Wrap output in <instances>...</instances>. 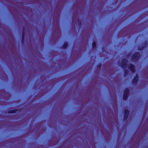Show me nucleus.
Listing matches in <instances>:
<instances>
[{
    "instance_id": "f257e3e1",
    "label": "nucleus",
    "mask_w": 148,
    "mask_h": 148,
    "mask_svg": "<svg viewBox=\"0 0 148 148\" xmlns=\"http://www.w3.org/2000/svg\"><path fill=\"white\" fill-rule=\"evenodd\" d=\"M127 60L126 59H123L122 60L121 62H119V65L121 66L124 69L125 76L127 74L128 71V70L125 69V68L127 67Z\"/></svg>"
},
{
    "instance_id": "f03ea898",
    "label": "nucleus",
    "mask_w": 148,
    "mask_h": 148,
    "mask_svg": "<svg viewBox=\"0 0 148 148\" xmlns=\"http://www.w3.org/2000/svg\"><path fill=\"white\" fill-rule=\"evenodd\" d=\"M140 54L139 53H136L134 54L132 58V60L133 61L136 60L140 57Z\"/></svg>"
},
{
    "instance_id": "7ed1b4c3",
    "label": "nucleus",
    "mask_w": 148,
    "mask_h": 148,
    "mask_svg": "<svg viewBox=\"0 0 148 148\" xmlns=\"http://www.w3.org/2000/svg\"><path fill=\"white\" fill-rule=\"evenodd\" d=\"M129 94V90L128 89H126L125 91L123 96V99L124 100H126Z\"/></svg>"
},
{
    "instance_id": "20e7f679",
    "label": "nucleus",
    "mask_w": 148,
    "mask_h": 148,
    "mask_svg": "<svg viewBox=\"0 0 148 148\" xmlns=\"http://www.w3.org/2000/svg\"><path fill=\"white\" fill-rule=\"evenodd\" d=\"M128 67L132 71L133 73H134L135 72V69L134 65H132V64H130L129 65Z\"/></svg>"
},
{
    "instance_id": "39448f33",
    "label": "nucleus",
    "mask_w": 148,
    "mask_h": 148,
    "mask_svg": "<svg viewBox=\"0 0 148 148\" xmlns=\"http://www.w3.org/2000/svg\"><path fill=\"white\" fill-rule=\"evenodd\" d=\"M138 79V74H137L136 77L134 78L133 80V84L134 85L136 84L137 83Z\"/></svg>"
},
{
    "instance_id": "423d86ee",
    "label": "nucleus",
    "mask_w": 148,
    "mask_h": 148,
    "mask_svg": "<svg viewBox=\"0 0 148 148\" xmlns=\"http://www.w3.org/2000/svg\"><path fill=\"white\" fill-rule=\"evenodd\" d=\"M129 112L127 110H125V111L124 120H126L129 114Z\"/></svg>"
},
{
    "instance_id": "0eeeda50",
    "label": "nucleus",
    "mask_w": 148,
    "mask_h": 148,
    "mask_svg": "<svg viewBox=\"0 0 148 148\" xmlns=\"http://www.w3.org/2000/svg\"><path fill=\"white\" fill-rule=\"evenodd\" d=\"M67 46V42H65L64 43V45L63 46V48L64 49H65L66 48V47Z\"/></svg>"
},
{
    "instance_id": "6e6552de",
    "label": "nucleus",
    "mask_w": 148,
    "mask_h": 148,
    "mask_svg": "<svg viewBox=\"0 0 148 148\" xmlns=\"http://www.w3.org/2000/svg\"><path fill=\"white\" fill-rule=\"evenodd\" d=\"M96 47V44L95 42H94L92 43V47L93 48H95Z\"/></svg>"
},
{
    "instance_id": "1a4fd4ad",
    "label": "nucleus",
    "mask_w": 148,
    "mask_h": 148,
    "mask_svg": "<svg viewBox=\"0 0 148 148\" xmlns=\"http://www.w3.org/2000/svg\"><path fill=\"white\" fill-rule=\"evenodd\" d=\"M17 110H12L10 111L9 112L10 113H15L16 111Z\"/></svg>"
},
{
    "instance_id": "9d476101",
    "label": "nucleus",
    "mask_w": 148,
    "mask_h": 148,
    "mask_svg": "<svg viewBox=\"0 0 148 148\" xmlns=\"http://www.w3.org/2000/svg\"><path fill=\"white\" fill-rule=\"evenodd\" d=\"M146 46L145 47H143L140 48V46H139L138 47V49L139 50H142L145 47H146Z\"/></svg>"
},
{
    "instance_id": "9b49d317",
    "label": "nucleus",
    "mask_w": 148,
    "mask_h": 148,
    "mask_svg": "<svg viewBox=\"0 0 148 148\" xmlns=\"http://www.w3.org/2000/svg\"><path fill=\"white\" fill-rule=\"evenodd\" d=\"M24 32H23V36H22V40H23L24 39Z\"/></svg>"
},
{
    "instance_id": "f8f14e48",
    "label": "nucleus",
    "mask_w": 148,
    "mask_h": 148,
    "mask_svg": "<svg viewBox=\"0 0 148 148\" xmlns=\"http://www.w3.org/2000/svg\"><path fill=\"white\" fill-rule=\"evenodd\" d=\"M128 56H129V54L128 55Z\"/></svg>"
}]
</instances>
